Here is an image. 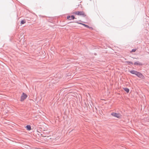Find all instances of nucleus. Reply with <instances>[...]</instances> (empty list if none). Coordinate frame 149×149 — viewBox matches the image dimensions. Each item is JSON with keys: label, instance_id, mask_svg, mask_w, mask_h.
Instances as JSON below:
<instances>
[{"label": "nucleus", "instance_id": "nucleus-1", "mask_svg": "<svg viewBox=\"0 0 149 149\" xmlns=\"http://www.w3.org/2000/svg\"><path fill=\"white\" fill-rule=\"evenodd\" d=\"M73 14L78 15H82V17H85L86 16V15L85 14L83 11H78L73 12Z\"/></svg>", "mask_w": 149, "mask_h": 149}, {"label": "nucleus", "instance_id": "nucleus-2", "mask_svg": "<svg viewBox=\"0 0 149 149\" xmlns=\"http://www.w3.org/2000/svg\"><path fill=\"white\" fill-rule=\"evenodd\" d=\"M27 95L24 93H23L20 97V101L23 102L24 101L27 97Z\"/></svg>", "mask_w": 149, "mask_h": 149}, {"label": "nucleus", "instance_id": "nucleus-3", "mask_svg": "<svg viewBox=\"0 0 149 149\" xmlns=\"http://www.w3.org/2000/svg\"><path fill=\"white\" fill-rule=\"evenodd\" d=\"M111 115L115 117L118 118H120L121 117V115L120 113H117L114 112H113L111 113Z\"/></svg>", "mask_w": 149, "mask_h": 149}, {"label": "nucleus", "instance_id": "nucleus-4", "mask_svg": "<svg viewBox=\"0 0 149 149\" xmlns=\"http://www.w3.org/2000/svg\"><path fill=\"white\" fill-rule=\"evenodd\" d=\"M130 72L132 74H142L141 73L134 70L130 71Z\"/></svg>", "mask_w": 149, "mask_h": 149}, {"label": "nucleus", "instance_id": "nucleus-5", "mask_svg": "<svg viewBox=\"0 0 149 149\" xmlns=\"http://www.w3.org/2000/svg\"><path fill=\"white\" fill-rule=\"evenodd\" d=\"M134 64V65H137L139 66L142 65H143L142 63H140L139 61L135 62Z\"/></svg>", "mask_w": 149, "mask_h": 149}, {"label": "nucleus", "instance_id": "nucleus-6", "mask_svg": "<svg viewBox=\"0 0 149 149\" xmlns=\"http://www.w3.org/2000/svg\"><path fill=\"white\" fill-rule=\"evenodd\" d=\"M26 128L27 130L29 131L31 129V127L30 125H27L26 127Z\"/></svg>", "mask_w": 149, "mask_h": 149}, {"label": "nucleus", "instance_id": "nucleus-7", "mask_svg": "<svg viewBox=\"0 0 149 149\" xmlns=\"http://www.w3.org/2000/svg\"><path fill=\"white\" fill-rule=\"evenodd\" d=\"M123 89L127 93H128L129 92V89L128 88H123Z\"/></svg>", "mask_w": 149, "mask_h": 149}, {"label": "nucleus", "instance_id": "nucleus-8", "mask_svg": "<svg viewBox=\"0 0 149 149\" xmlns=\"http://www.w3.org/2000/svg\"><path fill=\"white\" fill-rule=\"evenodd\" d=\"M25 23H26L25 20H22L21 21L20 24H21V25H22V24H24Z\"/></svg>", "mask_w": 149, "mask_h": 149}, {"label": "nucleus", "instance_id": "nucleus-9", "mask_svg": "<svg viewBox=\"0 0 149 149\" xmlns=\"http://www.w3.org/2000/svg\"><path fill=\"white\" fill-rule=\"evenodd\" d=\"M75 18H76L74 15H72L71 16L70 19H69V20H70L72 19H74Z\"/></svg>", "mask_w": 149, "mask_h": 149}, {"label": "nucleus", "instance_id": "nucleus-10", "mask_svg": "<svg viewBox=\"0 0 149 149\" xmlns=\"http://www.w3.org/2000/svg\"><path fill=\"white\" fill-rule=\"evenodd\" d=\"M126 63H127V64H131L132 65H133V63L131 61H126Z\"/></svg>", "mask_w": 149, "mask_h": 149}, {"label": "nucleus", "instance_id": "nucleus-11", "mask_svg": "<svg viewBox=\"0 0 149 149\" xmlns=\"http://www.w3.org/2000/svg\"><path fill=\"white\" fill-rule=\"evenodd\" d=\"M138 77L141 79H143L144 78L143 75H138Z\"/></svg>", "mask_w": 149, "mask_h": 149}, {"label": "nucleus", "instance_id": "nucleus-12", "mask_svg": "<svg viewBox=\"0 0 149 149\" xmlns=\"http://www.w3.org/2000/svg\"><path fill=\"white\" fill-rule=\"evenodd\" d=\"M82 25L84 26L85 27L87 28L88 27H89V26L87 25H86L85 24H82Z\"/></svg>", "mask_w": 149, "mask_h": 149}, {"label": "nucleus", "instance_id": "nucleus-13", "mask_svg": "<svg viewBox=\"0 0 149 149\" xmlns=\"http://www.w3.org/2000/svg\"><path fill=\"white\" fill-rule=\"evenodd\" d=\"M136 50V49H133L132 50V52H134Z\"/></svg>", "mask_w": 149, "mask_h": 149}, {"label": "nucleus", "instance_id": "nucleus-14", "mask_svg": "<svg viewBox=\"0 0 149 149\" xmlns=\"http://www.w3.org/2000/svg\"><path fill=\"white\" fill-rule=\"evenodd\" d=\"M71 16H68L67 17V19L69 20V19H70Z\"/></svg>", "mask_w": 149, "mask_h": 149}, {"label": "nucleus", "instance_id": "nucleus-15", "mask_svg": "<svg viewBox=\"0 0 149 149\" xmlns=\"http://www.w3.org/2000/svg\"><path fill=\"white\" fill-rule=\"evenodd\" d=\"M75 23H77V24H81L82 25V24H83V23H79V22H78V21H76V22H75Z\"/></svg>", "mask_w": 149, "mask_h": 149}, {"label": "nucleus", "instance_id": "nucleus-16", "mask_svg": "<svg viewBox=\"0 0 149 149\" xmlns=\"http://www.w3.org/2000/svg\"><path fill=\"white\" fill-rule=\"evenodd\" d=\"M87 28H88L90 29H91L92 30H93V27H91V26H89V27H88Z\"/></svg>", "mask_w": 149, "mask_h": 149}, {"label": "nucleus", "instance_id": "nucleus-17", "mask_svg": "<svg viewBox=\"0 0 149 149\" xmlns=\"http://www.w3.org/2000/svg\"><path fill=\"white\" fill-rule=\"evenodd\" d=\"M43 136L44 137H45L46 136Z\"/></svg>", "mask_w": 149, "mask_h": 149}, {"label": "nucleus", "instance_id": "nucleus-18", "mask_svg": "<svg viewBox=\"0 0 149 149\" xmlns=\"http://www.w3.org/2000/svg\"><path fill=\"white\" fill-rule=\"evenodd\" d=\"M79 5H81V4L78 5V6H79Z\"/></svg>", "mask_w": 149, "mask_h": 149}, {"label": "nucleus", "instance_id": "nucleus-19", "mask_svg": "<svg viewBox=\"0 0 149 149\" xmlns=\"http://www.w3.org/2000/svg\"><path fill=\"white\" fill-rule=\"evenodd\" d=\"M95 54V55H96V53H95V54Z\"/></svg>", "mask_w": 149, "mask_h": 149}, {"label": "nucleus", "instance_id": "nucleus-20", "mask_svg": "<svg viewBox=\"0 0 149 149\" xmlns=\"http://www.w3.org/2000/svg\"><path fill=\"white\" fill-rule=\"evenodd\" d=\"M79 21L81 22V20H79Z\"/></svg>", "mask_w": 149, "mask_h": 149}]
</instances>
